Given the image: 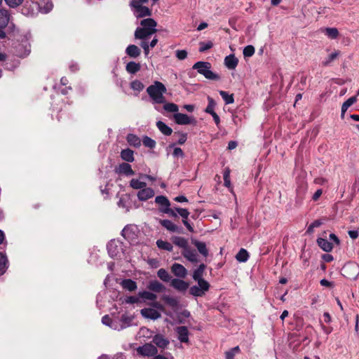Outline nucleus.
I'll return each instance as SVG.
<instances>
[{"label":"nucleus","mask_w":359,"mask_h":359,"mask_svg":"<svg viewBox=\"0 0 359 359\" xmlns=\"http://www.w3.org/2000/svg\"><path fill=\"white\" fill-rule=\"evenodd\" d=\"M190 293L196 297H201L205 292L198 286L194 285L190 288Z\"/></svg>","instance_id":"37998d69"},{"label":"nucleus","mask_w":359,"mask_h":359,"mask_svg":"<svg viewBox=\"0 0 359 359\" xmlns=\"http://www.w3.org/2000/svg\"><path fill=\"white\" fill-rule=\"evenodd\" d=\"M163 104V109L168 112L177 113L179 110L178 106L175 103L166 102Z\"/></svg>","instance_id":"72a5a7b5"},{"label":"nucleus","mask_w":359,"mask_h":359,"mask_svg":"<svg viewBox=\"0 0 359 359\" xmlns=\"http://www.w3.org/2000/svg\"><path fill=\"white\" fill-rule=\"evenodd\" d=\"M122 287L128 291H134L137 288V284L131 279H126L121 282Z\"/></svg>","instance_id":"393cba45"},{"label":"nucleus","mask_w":359,"mask_h":359,"mask_svg":"<svg viewBox=\"0 0 359 359\" xmlns=\"http://www.w3.org/2000/svg\"><path fill=\"white\" fill-rule=\"evenodd\" d=\"M121 157L127 162L134 161L133 151L130 149H123L121 152Z\"/></svg>","instance_id":"b1692460"},{"label":"nucleus","mask_w":359,"mask_h":359,"mask_svg":"<svg viewBox=\"0 0 359 359\" xmlns=\"http://www.w3.org/2000/svg\"><path fill=\"white\" fill-rule=\"evenodd\" d=\"M198 282V286L205 293L209 290L210 284L205 280L199 279L196 280Z\"/></svg>","instance_id":"09e8293b"},{"label":"nucleus","mask_w":359,"mask_h":359,"mask_svg":"<svg viewBox=\"0 0 359 359\" xmlns=\"http://www.w3.org/2000/svg\"><path fill=\"white\" fill-rule=\"evenodd\" d=\"M141 315L145 318L151 320H156L161 318V313L153 308H144L140 311Z\"/></svg>","instance_id":"6e6552de"},{"label":"nucleus","mask_w":359,"mask_h":359,"mask_svg":"<svg viewBox=\"0 0 359 359\" xmlns=\"http://www.w3.org/2000/svg\"><path fill=\"white\" fill-rule=\"evenodd\" d=\"M117 172L126 175H133L135 173L131 168V165L127 163H123L120 164L117 168Z\"/></svg>","instance_id":"a211bd4d"},{"label":"nucleus","mask_w":359,"mask_h":359,"mask_svg":"<svg viewBox=\"0 0 359 359\" xmlns=\"http://www.w3.org/2000/svg\"><path fill=\"white\" fill-rule=\"evenodd\" d=\"M158 276L163 281L168 282L170 279V276L168 271L164 269H160L157 272Z\"/></svg>","instance_id":"58836bf2"},{"label":"nucleus","mask_w":359,"mask_h":359,"mask_svg":"<svg viewBox=\"0 0 359 359\" xmlns=\"http://www.w3.org/2000/svg\"><path fill=\"white\" fill-rule=\"evenodd\" d=\"M208 104L205 109V112L210 114L211 115L213 113H215L214 109L216 106V103H215V100L209 96L208 97Z\"/></svg>","instance_id":"f704fd0d"},{"label":"nucleus","mask_w":359,"mask_h":359,"mask_svg":"<svg viewBox=\"0 0 359 359\" xmlns=\"http://www.w3.org/2000/svg\"><path fill=\"white\" fill-rule=\"evenodd\" d=\"M172 243L178 246L179 248H182V250H185L186 248H189L188 246V241L180 236H172L171 238Z\"/></svg>","instance_id":"f3484780"},{"label":"nucleus","mask_w":359,"mask_h":359,"mask_svg":"<svg viewBox=\"0 0 359 359\" xmlns=\"http://www.w3.org/2000/svg\"><path fill=\"white\" fill-rule=\"evenodd\" d=\"M137 227L133 225L126 226L122 230V236L130 241H133L137 238Z\"/></svg>","instance_id":"423d86ee"},{"label":"nucleus","mask_w":359,"mask_h":359,"mask_svg":"<svg viewBox=\"0 0 359 359\" xmlns=\"http://www.w3.org/2000/svg\"><path fill=\"white\" fill-rule=\"evenodd\" d=\"M132 320L133 319L131 317H129L127 315H122V316L121 317V319H119V320L123 326V329L130 326V325L131 324Z\"/></svg>","instance_id":"79ce46f5"},{"label":"nucleus","mask_w":359,"mask_h":359,"mask_svg":"<svg viewBox=\"0 0 359 359\" xmlns=\"http://www.w3.org/2000/svg\"><path fill=\"white\" fill-rule=\"evenodd\" d=\"M110 327L115 330H123V326L118 318L112 319V320L110 321Z\"/></svg>","instance_id":"8fccbe9b"},{"label":"nucleus","mask_w":359,"mask_h":359,"mask_svg":"<svg viewBox=\"0 0 359 359\" xmlns=\"http://www.w3.org/2000/svg\"><path fill=\"white\" fill-rule=\"evenodd\" d=\"M176 57L179 60H184L187 57V52L185 50H177L176 51Z\"/></svg>","instance_id":"13d9d810"},{"label":"nucleus","mask_w":359,"mask_h":359,"mask_svg":"<svg viewBox=\"0 0 359 359\" xmlns=\"http://www.w3.org/2000/svg\"><path fill=\"white\" fill-rule=\"evenodd\" d=\"M166 88L163 83L160 81H154V83L147 88V93L152 100L154 103H165V97L164 93H166Z\"/></svg>","instance_id":"f03ea898"},{"label":"nucleus","mask_w":359,"mask_h":359,"mask_svg":"<svg viewBox=\"0 0 359 359\" xmlns=\"http://www.w3.org/2000/svg\"><path fill=\"white\" fill-rule=\"evenodd\" d=\"M140 46L144 49L145 55H147L149 53V46L148 43H147L144 41H142L140 43Z\"/></svg>","instance_id":"0e129e2a"},{"label":"nucleus","mask_w":359,"mask_h":359,"mask_svg":"<svg viewBox=\"0 0 359 359\" xmlns=\"http://www.w3.org/2000/svg\"><path fill=\"white\" fill-rule=\"evenodd\" d=\"M357 99L355 96L351 97L346 101L344 102L348 108L356 102Z\"/></svg>","instance_id":"e2e57ef3"},{"label":"nucleus","mask_w":359,"mask_h":359,"mask_svg":"<svg viewBox=\"0 0 359 359\" xmlns=\"http://www.w3.org/2000/svg\"><path fill=\"white\" fill-rule=\"evenodd\" d=\"M162 211L166 214H168L170 216L173 217H176L177 216L175 211L174 210L170 208V207L162 210Z\"/></svg>","instance_id":"680f3d73"},{"label":"nucleus","mask_w":359,"mask_h":359,"mask_svg":"<svg viewBox=\"0 0 359 359\" xmlns=\"http://www.w3.org/2000/svg\"><path fill=\"white\" fill-rule=\"evenodd\" d=\"M182 255L189 262L193 263H197L198 262V255L194 250H191L189 248L182 251Z\"/></svg>","instance_id":"f8f14e48"},{"label":"nucleus","mask_w":359,"mask_h":359,"mask_svg":"<svg viewBox=\"0 0 359 359\" xmlns=\"http://www.w3.org/2000/svg\"><path fill=\"white\" fill-rule=\"evenodd\" d=\"M212 46H213V43L212 41L200 42L199 51L204 52V51L211 48Z\"/></svg>","instance_id":"603ef678"},{"label":"nucleus","mask_w":359,"mask_h":359,"mask_svg":"<svg viewBox=\"0 0 359 359\" xmlns=\"http://www.w3.org/2000/svg\"><path fill=\"white\" fill-rule=\"evenodd\" d=\"M314 182L319 185H325L327 183V180L324 177L316 178Z\"/></svg>","instance_id":"69168bd1"},{"label":"nucleus","mask_w":359,"mask_h":359,"mask_svg":"<svg viewBox=\"0 0 359 359\" xmlns=\"http://www.w3.org/2000/svg\"><path fill=\"white\" fill-rule=\"evenodd\" d=\"M255 48L254 46L249 45L244 48L243 49V55L247 57H250L252 56L255 53Z\"/></svg>","instance_id":"3c124183"},{"label":"nucleus","mask_w":359,"mask_h":359,"mask_svg":"<svg viewBox=\"0 0 359 359\" xmlns=\"http://www.w3.org/2000/svg\"><path fill=\"white\" fill-rule=\"evenodd\" d=\"M156 126L158 129L165 135H170L172 133V128L161 121H158L156 123Z\"/></svg>","instance_id":"5701e85b"},{"label":"nucleus","mask_w":359,"mask_h":359,"mask_svg":"<svg viewBox=\"0 0 359 359\" xmlns=\"http://www.w3.org/2000/svg\"><path fill=\"white\" fill-rule=\"evenodd\" d=\"M126 53L130 57L135 58L140 55L141 51L137 46L130 45L126 48Z\"/></svg>","instance_id":"412c9836"},{"label":"nucleus","mask_w":359,"mask_h":359,"mask_svg":"<svg viewBox=\"0 0 359 359\" xmlns=\"http://www.w3.org/2000/svg\"><path fill=\"white\" fill-rule=\"evenodd\" d=\"M194 245L198 249V252L203 255L204 257H207L208 255V250L206 248V245L203 242L201 241H195Z\"/></svg>","instance_id":"2f4dec72"},{"label":"nucleus","mask_w":359,"mask_h":359,"mask_svg":"<svg viewBox=\"0 0 359 359\" xmlns=\"http://www.w3.org/2000/svg\"><path fill=\"white\" fill-rule=\"evenodd\" d=\"M163 301L171 306H176L178 304V301L172 297L165 295L163 297Z\"/></svg>","instance_id":"de8ad7c7"},{"label":"nucleus","mask_w":359,"mask_h":359,"mask_svg":"<svg viewBox=\"0 0 359 359\" xmlns=\"http://www.w3.org/2000/svg\"><path fill=\"white\" fill-rule=\"evenodd\" d=\"M140 27L135 32V39L144 40L156 33L157 22L152 18L144 19L140 22Z\"/></svg>","instance_id":"f257e3e1"},{"label":"nucleus","mask_w":359,"mask_h":359,"mask_svg":"<svg viewBox=\"0 0 359 359\" xmlns=\"http://www.w3.org/2000/svg\"><path fill=\"white\" fill-rule=\"evenodd\" d=\"M130 88L133 90L140 92L144 89V86L140 81L135 80L130 83Z\"/></svg>","instance_id":"4c0bfd02"},{"label":"nucleus","mask_w":359,"mask_h":359,"mask_svg":"<svg viewBox=\"0 0 359 359\" xmlns=\"http://www.w3.org/2000/svg\"><path fill=\"white\" fill-rule=\"evenodd\" d=\"M175 122L179 125H188L191 123V119L184 114L175 113L173 115Z\"/></svg>","instance_id":"ddd939ff"},{"label":"nucleus","mask_w":359,"mask_h":359,"mask_svg":"<svg viewBox=\"0 0 359 359\" xmlns=\"http://www.w3.org/2000/svg\"><path fill=\"white\" fill-rule=\"evenodd\" d=\"M240 352L239 346H235L225 353L226 359H233L236 354Z\"/></svg>","instance_id":"a19ab883"},{"label":"nucleus","mask_w":359,"mask_h":359,"mask_svg":"<svg viewBox=\"0 0 359 359\" xmlns=\"http://www.w3.org/2000/svg\"><path fill=\"white\" fill-rule=\"evenodd\" d=\"M317 243L319 247L325 252H328L333 249L332 244L326 239L320 238L317 240Z\"/></svg>","instance_id":"aec40b11"},{"label":"nucleus","mask_w":359,"mask_h":359,"mask_svg":"<svg viewBox=\"0 0 359 359\" xmlns=\"http://www.w3.org/2000/svg\"><path fill=\"white\" fill-rule=\"evenodd\" d=\"M5 1L10 7L15 8L21 4L23 0H5Z\"/></svg>","instance_id":"6e6d98bb"},{"label":"nucleus","mask_w":359,"mask_h":359,"mask_svg":"<svg viewBox=\"0 0 359 359\" xmlns=\"http://www.w3.org/2000/svg\"><path fill=\"white\" fill-rule=\"evenodd\" d=\"M154 194V191L151 188L146 187L144 189L138 191L137 196L140 201H144L153 198Z\"/></svg>","instance_id":"1a4fd4ad"},{"label":"nucleus","mask_w":359,"mask_h":359,"mask_svg":"<svg viewBox=\"0 0 359 359\" xmlns=\"http://www.w3.org/2000/svg\"><path fill=\"white\" fill-rule=\"evenodd\" d=\"M143 144L148 148L152 149L156 146V142L151 138L144 136L142 139Z\"/></svg>","instance_id":"c03bdc74"},{"label":"nucleus","mask_w":359,"mask_h":359,"mask_svg":"<svg viewBox=\"0 0 359 359\" xmlns=\"http://www.w3.org/2000/svg\"><path fill=\"white\" fill-rule=\"evenodd\" d=\"M249 258V254L248 251L243 248H241L236 255V259L239 262H245Z\"/></svg>","instance_id":"c85d7f7f"},{"label":"nucleus","mask_w":359,"mask_h":359,"mask_svg":"<svg viewBox=\"0 0 359 359\" xmlns=\"http://www.w3.org/2000/svg\"><path fill=\"white\" fill-rule=\"evenodd\" d=\"M219 94L224 100L226 104H231L234 102L233 95H229L228 93L224 90H220Z\"/></svg>","instance_id":"e433bc0d"},{"label":"nucleus","mask_w":359,"mask_h":359,"mask_svg":"<svg viewBox=\"0 0 359 359\" xmlns=\"http://www.w3.org/2000/svg\"><path fill=\"white\" fill-rule=\"evenodd\" d=\"M175 210L177 213L183 218V219H187L189 215V212L187 209L176 208Z\"/></svg>","instance_id":"864d4df0"},{"label":"nucleus","mask_w":359,"mask_h":359,"mask_svg":"<svg viewBox=\"0 0 359 359\" xmlns=\"http://www.w3.org/2000/svg\"><path fill=\"white\" fill-rule=\"evenodd\" d=\"M7 268V258L1 252H0V273L5 272Z\"/></svg>","instance_id":"ea45409f"},{"label":"nucleus","mask_w":359,"mask_h":359,"mask_svg":"<svg viewBox=\"0 0 359 359\" xmlns=\"http://www.w3.org/2000/svg\"><path fill=\"white\" fill-rule=\"evenodd\" d=\"M139 355L144 357H154L158 353L157 348L151 343H147L136 349Z\"/></svg>","instance_id":"20e7f679"},{"label":"nucleus","mask_w":359,"mask_h":359,"mask_svg":"<svg viewBox=\"0 0 359 359\" xmlns=\"http://www.w3.org/2000/svg\"><path fill=\"white\" fill-rule=\"evenodd\" d=\"M173 156L175 157H181L183 158L184 156V154L182 151V149L180 147H175L173 150L172 153Z\"/></svg>","instance_id":"bf43d9fd"},{"label":"nucleus","mask_w":359,"mask_h":359,"mask_svg":"<svg viewBox=\"0 0 359 359\" xmlns=\"http://www.w3.org/2000/svg\"><path fill=\"white\" fill-rule=\"evenodd\" d=\"M155 202L162 206H164L165 208L170 207V203L168 199L164 196H158L155 198Z\"/></svg>","instance_id":"473e14b6"},{"label":"nucleus","mask_w":359,"mask_h":359,"mask_svg":"<svg viewBox=\"0 0 359 359\" xmlns=\"http://www.w3.org/2000/svg\"><path fill=\"white\" fill-rule=\"evenodd\" d=\"M148 288L150 290H152V291H154L156 292H161L165 290L164 285L157 280L151 281L148 285Z\"/></svg>","instance_id":"4be33fe9"},{"label":"nucleus","mask_w":359,"mask_h":359,"mask_svg":"<svg viewBox=\"0 0 359 359\" xmlns=\"http://www.w3.org/2000/svg\"><path fill=\"white\" fill-rule=\"evenodd\" d=\"M238 63L234 55H229L224 58V65L229 69H234Z\"/></svg>","instance_id":"dca6fc26"},{"label":"nucleus","mask_w":359,"mask_h":359,"mask_svg":"<svg viewBox=\"0 0 359 359\" xmlns=\"http://www.w3.org/2000/svg\"><path fill=\"white\" fill-rule=\"evenodd\" d=\"M211 65L208 62H197L194 66L193 69H196L197 72L203 75L206 79L210 80H217L219 76L210 70Z\"/></svg>","instance_id":"7ed1b4c3"},{"label":"nucleus","mask_w":359,"mask_h":359,"mask_svg":"<svg viewBox=\"0 0 359 359\" xmlns=\"http://www.w3.org/2000/svg\"><path fill=\"white\" fill-rule=\"evenodd\" d=\"M339 53L338 51H336L334 53H332V54H330L327 59L326 60V61L324 62V65H327L328 64H330L331 62H332L334 59L337 58V57L339 55Z\"/></svg>","instance_id":"4d7b16f0"},{"label":"nucleus","mask_w":359,"mask_h":359,"mask_svg":"<svg viewBox=\"0 0 359 359\" xmlns=\"http://www.w3.org/2000/svg\"><path fill=\"white\" fill-rule=\"evenodd\" d=\"M171 271L175 276L179 278H185L187 274V270L180 264L175 263L171 266Z\"/></svg>","instance_id":"9b49d317"},{"label":"nucleus","mask_w":359,"mask_h":359,"mask_svg":"<svg viewBox=\"0 0 359 359\" xmlns=\"http://www.w3.org/2000/svg\"><path fill=\"white\" fill-rule=\"evenodd\" d=\"M325 34L330 39H336L339 36L338 29L334 27L326 28L325 30Z\"/></svg>","instance_id":"c9c22d12"},{"label":"nucleus","mask_w":359,"mask_h":359,"mask_svg":"<svg viewBox=\"0 0 359 359\" xmlns=\"http://www.w3.org/2000/svg\"><path fill=\"white\" fill-rule=\"evenodd\" d=\"M130 186L134 189L142 190L147 187V183L137 179H132L130 182Z\"/></svg>","instance_id":"cd10ccee"},{"label":"nucleus","mask_w":359,"mask_h":359,"mask_svg":"<svg viewBox=\"0 0 359 359\" xmlns=\"http://www.w3.org/2000/svg\"><path fill=\"white\" fill-rule=\"evenodd\" d=\"M115 248L116 245L114 242L109 243L107 245L108 252L111 257H115L117 255V252L115 250Z\"/></svg>","instance_id":"5fc2aeb1"},{"label":"nucleus","mask_w":359,"mask_h":359,"mask_svg":"<svg viewBox=\"0 0 359 359\" xmlns=\"http://www.w3.org/2000/svg\"><path fill=\"white\" fill-rule=\"evenodd\" d=\"M170 285L176 290L179 291H185L188 287L189 284L185 281L180 279H172L171 280Z\"/></svg>","instance_id":"2eb2a0df"},{"label":"nucleus","mask_w":359,"mask_h":359,"mask_svg":"<svg viewBox=\"0 0 359 359\" xmlns=\"http://www.w3.org/2000/svg\"><path fill=\"white\" fill-rule=\"evenodd\" d=\"M128 142L133 147H138L141 145V140L134 134H129L127 136Z\"/></svg>","instance_id":"a878e982"},{"label":"nucleus","mask_w":359,"mask_h":359,"mask_svg":"<svg viewBox=\"0 0 359 359\" xmlns=\"http://www.w3.org/2000/svg\"><path fill=\"white\" fill-rule=\"evenodd\" d=\"M112 319H111L109 316L106 315L102 317V322L103 324L110 327V321H111Z\"/></svg>","instance_id":"774afa93"},{"label":"nucleus","mask_w":359,"mask_h":359,"mask_svg":"<svg viewBox=\"0 0 359 359\" xmlns=\"http://www.w3.org/2000/svg\"><path fill=\"white\" fill-rule=\"evenodd\" d=\"M224 186L231 188V181H230V169L226 168L224 172Z\"/></svg>","instance_id":"49530a36"},{"label":"nucleus","mask_w":359,"mask_h":359,"mask_svg":"<svg viewBox=\"0 0 359 359\" xmlns=\"http://www.w3.org/2000/svg\"><path fill=\"white\" fill-rule=\"evenodd\" d=\"M126 71L130 74H135L140 71L141 66L139 63L130 62L126 65Z\"/></svg>","instance_id":"c756f323"},{"label":"nucleus","mask_w":359,"mask_h":359,"mask_svg":"<svg viewBox=\"0 0 359 359\" xmlns=\"http://www.w3.org/2000/svg\"><path fill=\"white\" fill-rule=\"evenodd\" d=\"M330 240L333 241L337 245L340 244V241L334 233L330 234Z\"/></svg>","instance_id":"338daca9"},{"label":"nucleus","mask_w":359,"mask_h":359,"mask_svg":"<svg viewBox=\"0 0 359 359\" xmlns=\"http://www.w3.org/2000/svg\"><path fill=\"white\" fill-rule=\"evenodd\" d=\"M156 245L159 249L168 252L172 251L173 249L172 245L170 243L163 240H158L156 241Z\"/></svg>","instance_id":"bb28decb"},{"label":"nucleus","mask_w":359,"mask_h":359,"mask_svg":"<svg viewBox=\"0 0 359 359\" xmlns=\"http://www.w3.org/2000/svg\"><path fill=\"white\" fill-rule=\"evenodd\" d=\"M130 5L134 8V14L137 18L150 16L151 15V11L149 8L141 5L138 2L132 1Z\"/></svg>","instance_id":"39448f33"},{"label":"nucleus","mask_w":359,"mask_h":359,"mask_svg":"<svg viewBox=\"0 0 359 359\" xmlns=\"http://www.w3.org/2000/svg\"><path fill=\"white\" fill-rule=\"evenodd\" d=\"M205 269V265L204 264H201L199 265L198 269H196L193 273V278L195 280L203 279V273Z\"/></svg>","instance_id":"7c9ffc66"},{"label":"nucleus","mask_w":359,"mask_h":359,"mask_svg":"<svg viewBox=\"0 0 359 359\" xmlns=\"http://www.w3.org/2000/svg\"><path fill=\"white\" fill-rule=\"evenodd\" d=\"M176 332L178 335V339L181 342L187 343L189 341V331L187 327L180 326L176 328Z\"/></svg>","instance_id":"4468645a"},{"label":"nucleus","mask_w":359,"mask_h":359,"mask_svg":"<svg viewBox=\"0 0 359 359\" xmlns=\"http://www.w3.org/2000/svg\"><path fill=\"white\" fill-rule=\"evenodd\" d=\"M323 224L321 220H315L313 222L311 223V224L309 226L308 231H311L313 229L317 228Z\"/></svg>","instance_id":"052dcab7"},{"label":"nucleus","mask_w":359,"mask_h":359,"mask_svg":"<svg viewBox=\"0 0 359 359\" xmlns=\"http://www.w3.org/2000/svg\"><path fill=\"white\" fill-rule=\"evenodd\" d=\"M139 296L143 299H149V300H154L156 299V295L154 293L147 291H143L139 292Z\"/></svg>","instance_id":"a18cd8bd"},{"label":"nucleus","mask_w":359,"mask_h":359,"mask_svg":"<svg viewBox=\"0 0 359 359\" xmlns=\"http://www.w3.org/2000/svg\"><path fill=\"white\" fill-rule=\"evenodd\" d=\"M152 342L155 344L154 346L161 349H165L170 344V341L165 337L163 335L158 334L154 336Z\"/></svg>","instance_id":"0eeeda50"},{"label":"nucleus","mask_w":359,"mask_h":359,"mask_svg":"<svg viewBox=\"0 0 359 359\" xmlns=\"http://www.w3.org/2000/svg\"><path fill=\"white\" fill-rule=\"evenodd\" d=\"M160 224L170 232L182 233V228L168 219H161Z\"/></svg>","instance_id":"9d476101"},{"label":"nucleus","mask_w":359,"mask_h":359,"mask_svg":"<svg viewBox=\"0 0 359 359\" xmlns=\"http://www.w3.org/2000/svg\"><path fill=\"white\" fill-rule=\"evenodd\" d=\"M9 19L8 11L6 9H0V28H4L8 25Z\"/></svg>","instance_id":"6ab92c4d"}]
</instances>
